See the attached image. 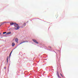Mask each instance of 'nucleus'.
<instances>
[{
	"mask_svg": "<svg viewBox=\"0 0 78 78\" xmlns=\"http://www.w3.org/2000/svg\"><path fill=\"white\" fill-rule=\"evenodd\" d=\"M14 27H15V28H16V29H15V28H14V29H15V30H18L20 28V27L19 26V25L18 24H16V25L15 26H14Z\"/></svg>",
	"mask_w": 78,
	"mask_h": 78,
	"instance_id": "nucleus-1",
	"label": "nucleus"
},
{
	"mask_svg": "<svg viewBox=\"0 0 78 78\" xmlns=\"http://www.w3.org/2000/svg\"><path fill=\"white\" fill-rule=\"evenodd\" d=\"M32 41H33L36 44H38V42H37V41L35 39H33Z\"/></svg>",
	"mask_w": 78,
	"mask_h": 78,
	"instance_id": "nucleus-2",
	"label": "nucleus"
},
{
	"mask_svg": "<svg viewBox=\"0 0 78 78\" xmlns=\"http://www.w3.org/2000/svg\"><path fill=\"white\" fill-rule=\"evenodd\" d=\"M15 41L17 43H18V38H16V39H15Z\"/></svg>",
	"mask_w": 78,
	"mask_h": 78,
	"instance_id": "nucleus-3",
	"label": "nucleus"
},
{
	"mask_svg": "<svg viewBox=\"0 0 78 78\" xmlns=\"http://www.w3.org/2000/svg\"><path fill=\"white\" fill-rule=\"evenodd\" d=\"M24 42H28V41H24L23 42H22L20 44H19L20 45L24 43Z\"/></svg>",
	"mask_w": 78,
	"mask_h": 78,
	"instance_id": "nucleus-4",
	"label": "nucleus"
},
{
	"mask_svg": "<svg viewBox=\"0 0 78 78\" xmlns=\"http://www.w3.org/2000/svg\"><path fill=\"white\" fill-rule=\"evenodd\" d=\"M10 25H16V23H10Z\"/></svg>",
	"mask_w": 78,
	"mask_h": 78,
	"instance_id": "nucleus-5",
	"label": "nucleus"
},
{
	"mask_svg": "<svg viewBox=\"0 0 78 78\" xmlns=\"http://www.w3.org/2000/svg\"><path fill=\"white\" fill-rule=\"evenodd\" d=\"M8 61H9V57H8L7 58H6L7 63H8Z\"/></svg>",
	"mask_w": 78,
	"mask_h": 78,
	"instance_id": "nucleus-6",
	"label": "nucleus"
},
{
	"mask_svg": "<svg viewBox=\"0 0 78 78\" xmlns=\"http://www.w3.org/2000/svg\"><path fill=\"white\" fill-rule=\"evenodd\" d=\"M15 45V44L14 43H12V47H14Z\"/></svg>",
	"mask_w": 78,
	"mask_h": 78,
	"instance_id": "nucleus-7",
	"label": "nucleus"
},
{
	"mask_svg": "<svg viewBox=\"0 0 78 78\" xmlns=\"http://www.w3.org/2000/svg\"><path fill=\"white\" fill-rule=\"evenodd\" d=\"M11 34V32H9L7 33L6 34Z\"/></svg>",
	"mask_w": 78,
	"mask_h": 78,
	"instance_id": "nucleus-8",
	"label": "nucleus"
},
{
	"mask_svg": "<svg viewBox=\"0 0 78 78\" xmlns=\"http://www.w3.org/2000/svg\"><path fill=\"white\" fill-rule=\"evenodd\" d=\"M12 52H10V55H9V57H10V56H11V53H12Z\"/></svg>",
	"mask_w": 78,
	"mask_h": 78,
	"instance_id": "nucleus-9",
	"label": "nucleus"
},
{
	"mask_svg": "<svg viewBox=\"0 0 78 78\" xmlns=\"http://www.w3.org/2000/svg\"><path fill=\"white\" fill-rule=\"evenodd\" d=\"M6 33V32H3V34H5Z\"/></svg>",
	"mask_w": 78,
	"mask_h": 78,
	"instance_id": "nucleus-10",
	"label": "nucleus"
},
{
	"mask_svg": "<svg viewBox=\"0 0 78 78\" xmlns=\"http://www.w3.org/2000/svg\"><path fill=\"white\" fill-rule=\"evenodd\" d=\"M5 22H4V23H2V24H1V25H3V24L5 23Z\"/></svg>",
	"mask_w": 78,
	"mask_h": 78,
	"instance_id": "nucleus-11",
	"label": "nucleus"
},
{
	"mask_svg": "<svg viewBox=\"0 0 78 78\" xmlns=\"http://www.w3.org/2000/svg\"><path fill=\"white\" fill-rule=\"evenodd\" d=\"M60 75H61L62 76V74H60Z\"/></svg>",
	"mask_w": 78,
	"mask_h": 78,
	"instance_id": "nucleus-12",
	"label": "nucleus"
},
{
	"mask_svg": "<svg viewBox=\"0 0 78 78\" xmlns=\"http://www.w3.org/2000/svg\"><path fill=\"white\" fill-rule=\"evenodd\" d=\"M24 25L25 26H26V23H24Z\"/></svg>",
	"mask_w": 78,
	"mask_h": 78,
	"instance_id": "nucleus-13",
	"label": "nucleus"
},
{
	"mask_svg": "<svg viewBox=\"0 0 78 78\" xmlns=\"http://www.w3.org/2000/svg\"><path fill=\"white\" fill-rule=\"evenodd\" d=\"M0 34H1V33H0Z\"/></svg>",
	"mask_w": 78,
	"mask_h": 78,
	"instance_id": "nucleus-14",
	"label": "nucleus"
}]
</instances>
